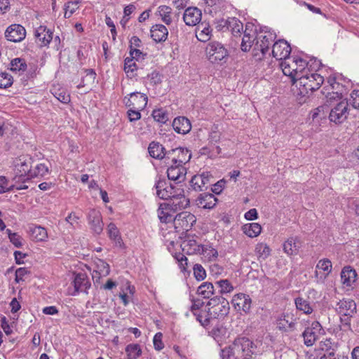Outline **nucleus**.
Listing matches in <instances>:
<instances>
[{"instance_id":"nucleus-1","label":"nucleus","mask_w":359,"mask_h":359,"mask_svg":"<svg viewBox=\"0 0 359 359\" xmlns=\"http://www.w3.org/2000/svg\"><path fill=\"white\" fill-rule=\"evenodd\" d=\"M241 48L243 51H252L257 60H262L269 51L270 45L276 38V34L271 30H261L257 32L252 24H247L243 32Z\"/></svg>"},{"instance_id":"nucleus-2","label":"nucleus","mask_w":359,"mask_h":359,"mask_svg":"<svg viewBox=\"0 0 359 359\" xmlns=\"http://www.w3.org/2000/svg\"><path fill=\"white\" fill-rule=\"evenodd\" d=\"M256 345L249 339L245 337L235 339L233 344L222 351V359H238L242 353L249 355L255 354Z\"/></svg>"},{"instance_id":"nucleus-3","label":"nucleus","mask_w":359,"mask_h":359,"mask_svg":"<svg viewBox=\"0 0 359 359\" xmlns=\"http://www.w3.org/2000/svg\"><path fill=\"white\" fill-rule=\"evenodd\" d=\"M323 77L318 73L310 71L308 68L294 83L298 88L299 94L306 96L318 90L323 83Z\"/></svg>"},{"instance_id":"nucleus-4","label":"nucleus","mask_w":359,"mask_h":359,"mask_svg":"<svg viewBox=\"0 0 359 359\" xmlns=\"http://www.w3.org/2000/svg\"><path fill=\"white\" fill-rule=\"evenodd\" d=\"M280 65L283 74L290 77L293 84L307 68V62L304 60L289 57L283 60Z\"/></svg>"},{"instance_id":"nucleus-5","label":"nucleus","mask_w":359,"mask_h":359,"mask_svg":"<svg viewBox=\"0 0 359 359\" xmlns=\"http://www.w3.org/2000/svg\"><path fill=\"white\" fill-rule=\"evenodd\" d=\"M208 305V315L212 320L225 316L229 311V302L222 297L210 299Z\"/></svg>"},{"instance_id":"nucleus-6","label":"nucleus","mask_w":359,"mask_h":359,"mask_svg":"<svg viewBox=\"0 0 359 359\" xmlns=\"http://www.w3.org/2000/svg\"><path fill=\"white\" fill-rule=\"evenodd\" d=\"M32 158L28 156H21L14 163L15 170L17 173L13 181L22 180L23 182L29 180V174L32 171Z\"/></svg>"},{"instance_id":"nucleus-7","label":"nucleus","mask_w":359,"mask_h":359,"mask_svg":"<svg viewBox=\"0 0 359 359\" xmlns=\"http://www.w3.org/2000/svg\"><path fill=\"white\" fill-rule=\"evenodd\" d=\"M205 53L208 60L212 63H217L228 55L227 50L218 41L210 42L206 46Z\"/></svg>"},{"instance_id":"nucleus-8","label":"nucleus","mask_w":359,"mask_h":359,"mask_svg":"<svg viewBox=\"0 0 359 359\" xmlns=\"http://www.w3.org/2000/svg\"><path fill=\"white\" fill-rule=\"evenodd\" d=\"M348 104L346 100H340L330 110L329 118L330 121L335 123H341L344 122L348 116Z\"/></svg>"},{"instance_id":"nucleus-9","label":"nucleus","mask_w":359,"mask_h":359,"mask_svg":"<svg viewBox=\"0 0 359 359\" xmlns=\"http://www.w3.org/2000/svg\"><path fill=\"white\" fill-rule=\"evenodd\" d=\"M168 161L174 164L182 165L189 162L191 158V154L186 148L178 147L167 151Z\"/></svg>"},{"instance_id":"nucleus-10","label":"nucleus","mask_w":359,"mask_h":359,"mask_svg":"<svg viewBox=\"0 0 359 359\" xmlns=\"http://www.w3.org/2000/svg\"><path fill=\"white\" fill-rule=\"evenodd\" d=\"M196 221V217L189 212H182L174 218V226L176 229L189 231Z\"/></svg>"},{"instance_id":"nucleus-11","label":"nucleus","mask_w":359,"mask_h":359,"mask_svg":"<svg viewBox=\"0 0 359 359\" xmlns=\"http://www.w3.org/2000/svg\"><path fill=\"white\" fill-rule=\"evenodd\" d=\"M165 203L176 212L177 210L187 208L190 201L184 196L183 189H177L172 196L170 198L169 201Z\"/></svg>"},{"instance_id":"nucleus-12","label":"nucleus","mask_w":359,"mask_h":359,"mask_svg":"<svg viewBox=\"0 0 359 359\" xmlns=\"http://www.w3.org/2000/svg\"><path fill=\"white\" fill-rule=\"evenodd\" d=\"M290 53V46L285 40H278L272 46L271 53L276 60H284L289 57Z\"/></svg>"},{"instance_id":"nucleus-13","label":"nucleus","mask_w":359,"mask_h":359,"mask_svg":"<svg viewBox=\"0 0 359 359\" xmlns=\"http://www.w3.org/2000/svg\"><path fill=\"white\" fill-rule=\"evenodd\" d=\"M26 36V30L19 24H13L7 27L5 32V37L12 42H20Z\"/></svg>"},{"instance_id":"nucleus-14","label":"nucleus","mask_w":359,"mask_h":359,"mask_svg":"<svg viewBox=\"0 0 359 359\" xmlns=\"http://www.w3.org/2000/svg\"><path fill=\"white\" fill-rule=\"evenodd\" d=\"M165 163L169 165L167 170V175L169 180L177 181L178 183L185 180L187 170L184 165L174 164L168 161Z\"/></svg>"},{"instance_id":"nucleus-15","label":"nucleus","mask_w":359,"mask_h":359,"mask_svg":"<svg viewBox=\"0 0 359 359\" xmlns=\"http://www.w3.org/2000/svg\"><path fill=\"white\" fill-rule=\"evenodd\" d=\"M251 302L249 295L243 293L235 294L231 299V304L236 311L245 313L250 311Z\"/></svg>"},{"instance_id":"nucleus-16","label":"nucleus","mask_w":359,"mask_h":359,"mask_svg":"<svg viewBox=\"0 0 359 359\" xmlns=\"http://www.w3.org/2000/svg\"><path fill=\"white\" fill-rule=\"evenodd\" d=\"M202 18V12L197 7H189L185 9L183 14V20L188 26L198 25Z\"/></svg>"},{"instance_id":"nucleus-17","label":"nucleus","mask_w":359,"mask_h":359,"mask_svg":"<svg viewBox=\"0 0 359 359\" xmlns=\"http://www.w3.org/2000/svg\"><path fill=\"white\" fill-rule=\"evenodd\" d=\"M297 319L289 314H281L276 320V327L282 332L293 331L296 329Z\"/></svg>"},{"instance_id":"nucleus-18","label":"nucleus","mask_w":359,"mask_h":359,"mask_svg":"<svg viewBox=\"0 0 359 359\" xmlns=\"http://www.w3.org/2000/svg\"><path fill=\"white\" fill-rule=\"evenodd\" d=\"M130 98L126 102V106L132 107L134 109L143 110L147 104L148 97L144 93L138 92L131 93Z\"/></svg>"},{"instance_id":"nucleus-19","label":"nucleus","mask_w":359,"mask_h":359,"mask_svg":"<svg viewBox=\"0 0 359 359\" xmlns=\"http://www.w3.org/2000/svg\"><path fill=\"white\" fill-rule=\"evenodd\" d=\"M166 183L164 180H158L155 184V189L156 190V196L163 200H169L171 196L176 192L175 189L172 185L165 186Z\"/></svg>"},{"instance_id":"nucleus-20","label":"nucleus","mask_w":359,"mask_h":359,"mask_svg":"<svg viewBox=\"0 0 359 359\" xmlns=\"http://www.w3.org/2000/svg\"><path fill=\"white\" fill-rule=\"evenodd\" d=\"M88 219L93 231L97 234L100 233L103 229V222L100 212L95 209L90 210Z\"/></svg>"},{"instance_id":"nucleus-21","label":"nucleus","mask_w":359,"mask_h":359,"mask_svg":"<svg viewBox=\"0 0 359 359\" xmlns=\"http://www.w3.org/2000/svg\"><path fill=\"white\" fill-rule=\"evenodd\" d=\"M74 292L72 293V295H76L77 293L86 292L87 290L90 287V283L85 273H79L75 276L73 281Z\"/></svg>"},{"instance_id":"nucleus-22","label":"nucleus","mask_w":359,"mask_h":359,"mask_svg":"<svg viewBox=\"0 0 359 359\" xmlns=\"http://www.w3.org/2000/svg\"><path fill=\"white\" fill-rule=\"evenodd\" d=\"M217 202V198L212 194H201L196 200V205L203 209H212Z\"/></svg>"},{"instance_id":"nucleus-23","label":"nucleus","mask_w":359,"mask_h":359,"mask_svg":"<svg viewBox=\"0 0 359 359\" xmlns=\"http://www.w3.org/2000/svg\"><path fill=\"white\" fill-rule=\"evenodd\" d=\"M336 311L339 315L354 314L356 312V304L352 299H343L337 303Z\"/></svg>"},{"instance_id":"nucleus-24","label":"nucleus","mask_w":359,"mask_h":359,"mask_svg":"<svg viewBox=\"0 0 359 359\" xmlns=\"http://www.w3.org/2000/svg\"><path fill=\"white\" fill-rule=\"evenodd\" d=\"M35 36L40 46H46L53 39V32L45 26H39L36 29Z\"/></svg>"},{"instance_id":"nucleus-25","label":"nucleus","mask_w":359,"mask_h":359,"mask_svg":"<svg viewBox=\"0 0 359 359\" xmlns=\"http://www.w3.org/2000/svg\"><path fill=\"white\" fill-rule=\"evenodd\" d=\"M172 127L176 133L182 135L187 134L191 129L190 121L184 116L175 118L172 122Z\"/></svg>"},{"instance_id":"nucleus-26","label":"nucleus","mask_w":359,"mask_h":359,"mask_svg":"<svg viewBox=\"0 0 359 359\" xmlns=\"http://www.w3.org/2000/svg\"><path fill=\"white\" fill-rule=\"evenodd\" d=\"M222 22H224V25H221L222 29L226 27V29L230 30L235 36L237 35L241 36L243 25L239 20L236 18H228L225 20H222Z\"/></svg>"},{"instance_id":"nucleus-27","label":"nucleus","mask_w":359,"mask_h":359,"mask_svg":"<svg viewBox=\"0 0 359 359\" xmlns=\"http://www.w3.org/2000/svg\"><path fill=\"white\" fill-rule=\"evenodd\" d=\"M202 245L198 244L194 238L187 237L181 244L182 251L187 255L199 254Z\"/></svg>"},{"instance_id":"nucleus-28","label":"nucleus","mask_w":359,"mask_h":359,"mask_svg":"<svg viewBox=\"0 0 359 359\" xmlns=\"http://www.w3.org/2000/svg\"><path fill=\"white\" fill-rule=\"evenodd\" d=\"M149 155L154 158L161 160L165 159V162L168 161L166 158L167 151L162 144L158 142H152L148 147Z\"/></svg>"},{"instance_id":"nucleus-29","label":"nucleus","mask_w":359,"mask_h":359,"mask_svg":"<svg viewBox=\"0 0 359 359\" xmlns=\"http://www.w3.org/2000/svg\"><path fill=\"white\" fill-rule=\"evenodd\" d=\"M158 217L161 222L168 223L174 222L175 212L171 209L165 203H161L157 210Z\"/></svg>"},{"instance_id":"nucleus-30","label":"nucleus","mask_w":359,"mask_h":359,"mask_svg":"<svg viewBox=\"0 0 359 359\" xmlns=\"http://www.w3.org/2000/svg\"><path fill=\"white\" fill-rule=\"evenodd\" d=\"M191 186L196 191H201L203 188H207V185L210 183L209 175L203 173L198 175H194L191 180Z\"/></svg>"},{"instance_id":"nucleus-31","label":"nucleus","mask_w":359,"mask_h":359,"mask_svg":"<svg viewBox=\"0 0 359 359\" xmlns=\"http://www.w3.org/2000/svg\"><path fill=\"white\" fill-rule=\"evenodd\" d=\"M151 37L156 42L165 41L168 35V31L165 26L163 25H155L151 28Z\"/></svg>"},{"instance_id":"nucleus-32","label":"nucleus","mask_w":359,"mask_h":359,"mask_svg":"<svg viewBox=\"0 0 359 359\" xmlns=\"http://www.w3.org/2000/svg\"><path fill=\"white\" fill-rule=\"evenodd\" d=\"M300 242L296 237H290L283 244L284 252L288 256L296 255L299 252Z\"/></svg>"},{"instance_id":"nucleus-33","label":"nucleus","mask_w":359,"mask_h":359,"mask_svg":"<svg viewBox=\"0 0 359 359\" xmlns=\"http://www.w3.org/2000/svg\"><path fill=\"white\" fill-rule=\"evenodd\" d=\"M327 83H329L332 90V92L328 91L326 93L325 90H327V87L323 88V93H326L327 102H328L330 104H332V102L334 100H341V93L334 91V90L337 89V88L339 86V83L336 82L334 79H329Z\"/></svg>"},{"instance_id":"nucleus-34","label":"nucleus","mask_w":359,"mask_h":359,"mask_svg":"<svg viewBox=\"0 0 359 359\" xmlns=\"http://www.w3.org/2000/svg\"><path fill=\"white\" fill-rule=\"evenodd\" d=\"M356 277V271L351 266H345L341 272V283L348 287L351 286L355 283Z\"/></svg>"},{"instance_id":"nucleus-35","label":"nucleus","mask_w":359,"mask_h":359,"mask_svg":"<svg viewBox=\"0 0 359 359\" xmlns=\"http://www.w3.org/2000/svg\"><path fill=\"white\" fill-rule=\"evenodd\" d=\"M214 285L212 283L204 282L198 287L197 293L205 299H209L214 294Z\"/></svg>"},{"instance_id":"nucleus-36","label":"nucleus","mask_w":359,"mask_h":359,"mask_svg":"<svg viewBox=\"0 0 359 359\" xmlns=\"http://www.w3.org/2000/svg\"><path fill=\"white\" fill-rule=\"evenodd\" d=\"M211 30L208 25L201 24L198 25L196 32V38L203 42H206L210 39Z\"/></svg>"},{"instance_id":"nucleus-37","label":"nucleus","mask_w":359,"mask_h":359,"mask_svg":"<svg viewBox=\"0 0 359 359\" xmlns=\"http://www.w3.org/2000/svg\"><path fill=\"white\" fill-rule=\"evenodd\" d=\"M205 4L209 7L208 12L210 13H221L224 7V0H203Z\"/></svg>"},{"instance_id":"nucleus-38","label":"nucleus","mask_w":359,"mask_h":359,"mask_svg":"<svg viewBox=\"0 0 359 359\" xmlns=\"http://www.w3.org/2000/svg\"><path fill=\"white\" fill-rule=\"evenodd\" d=\"M31 236L36 241H43L48 237L46 229L40 226H36L30 229Z\"/></svg>"},{"instance_id":"nucleus-39","label":"nucleus","mask_w":359,"mask_h":359,"mask_svg":"<svg viewBox=\"0 0 359 359\" xmlns=\"http://www.w3.org/2000/svg\"><path fill=\"white\" fill-rule=\"evenodd\" d=\"M262 227L258 223H251L243 226V232L249 237L254 238L261 233Z\"/></svg>"},{"instance_id":"nucleus-40","label":"nucleus","mask_w":359,"mask_h":359,"mask_svg":"<svg viewBox=\"0 0 359 359\" xmlns=\"http://www.w3.org/2000/svg\"><path fill=\"white\" fill-rule=\"evenodd\" d=\"M200 255H203L209 261H214L218 257V252L216 249L213 248L211 245H202L200 250Z\"/></svg>"},{"instance_id":"nucleus-41","label":"nucleus","mask_w":359,"mask_h":359,"mask_svg":"<svg viewBox=\"0 0 359 359\" xmlns=\"http://www.w3.org/2000/svg\"><path fill=\"white\" fill-rule=\"evenodd\" d=\"M95 271L101 276H107L109 274L110 267L109 265L104 260L97 259L95 262Z\"/></svg>"},{"instance_id":"nucleus-42","label":"nucleus","mask_w":359,"mask_h":359,"mask_svg":"<svg viewBox=\"0 0 359 359\" xmlns=\"http://www.w3.org/2000/svg\"><path fill=\"white\" fill-rule=\"evenodd\" d=\"M158 12L161 18V20L166 25H170L172 22V8L170 6L163 5L158 8Z\"/></svg>"},{"instance_id":"nucleus-43","label":"nucleus","mask_w":359,"mask_h":359,"mask_svg":"<svg viewBox=\"0 0 359 359\" xmlns=\"http://www.w3.org/2000/svg\"><path fill=\"white\" fill-rule=\"evenodd\" d=\"M295 305L298 310L303 311L306 314H311L313 311V306L310 303L302 297H298L295 299Z\"/></svg>"},{"instance_id":"nucleus-44","label":"nucleus","mask_w":359,"mask_h":359,"mask_svg":"<svg viewBox=\"0 0 359 359\" xmlns=\"http://www.w3.org/2000/svg\"><path fill=\"white\" fill-rule=\"evenodd\" d=\"M128 359H137L142 354V350L139 344H130L126 348Z\"/></svg>"},{"instance_id":"nucleus-45","label":"nucleus","mask_w":359,"mask_h":359,"mask_svg":"<svg viewBox=\"0 0 359 359\" xmlns=\"http://www.w3.org/2000/svg\"><path fill=\"white\" fill-rule=\"evenodd\" d=\"M304 344L306 346H311L316 342L318 338V333L316 331H312V329L306 328L302 333Z\"/></svg>"},{"instance_id":"nucleus-46","label":"nucleus","mask_w":359,"mask_h":359,"mask_svg":"<svg viewBox=\"0 0 359 359\" xmlns=\"http://www.w3.org/2000/svg\"><path fill=\"white\" fill-rule=\"evenodd\" d=\"M215 285L219 288V292L222 294L230 293L233 290V286L227 279L217 280Z\"/></svg>"},{"instance_id":"nucleus-47","label":"nucleus","mask_w":359,"mask_h":359,"mask_svg":"<svg viewBox=\"0 0 359 359\" xmlns=\"http://www.w3.org/2000/svg\"><path fill=\"white\" fill-rule=\"evenodd\" d=\"M137 69L136 63L134 60L130 57H126L124 61V71L127 76L132 78L134 76L135 71Z\"/></svg>"},{"instance_id":"nucleus-48","label":"nucleus","mask_w":359,"mask_h":359,"mask_svg":"<svg viewBox=\"0 0 359 359\" xmlns=\"http://www.w3.org/2000/svg\"><path fill=\"white\" fill-rule=\"evenodd\" d=\"M48 172V168L43 163H39L36 165L34 169H32L29 174V179L37 177H43Z\"/></svg>"},{"instance_id":"nucleus-49","label":"nucleus","mask_w":359,"mask_h":359,"mask_svg":"<svg viewBox=\"0 0 359 359\" xmlns=\"http://www.w3.org/2000/svg\"><path fill=\"white\" fill-rule=\"evenodd\" d=\"M255 250L259 259H266L271 253L269 247L264 243L257 244Z\"/></svg>"},{"instance_id":"nucleus-50","label":"nucleus","mask_w":359,"mask_h":359,"mask_svg":"<svg viewBox=\"0 0 359 359\" xmlns=\"http://www.w3.org/2000/svg\"><path fill=\"white\" fill-rule=\"evenodd\" d=\"M108 234L111 239L114 240L116 243H121V236L119 234V231L117 229L116 226L110 223L107 227Z\"/></svg>"},{"instance_id":"nucleus-51","label":"nucleus","mask_w":359,"mask_h":359,"mask_svg":"<svg viewBox=\"0 0 359 359\" xmlns=\"http://www.w3.org/2000/svg\"><path fill=\"white\" fill-rule=\"evenodd\" d=\"M27 68L25 62L20 58H15L11 62V70L13 72L25 71Z\"/></svg>"},{"instance_id":"nucleus-52","label":"nucleus","mask_w":359,"mask_h":359,"mask_svg":"<svg viewBox=\"0 0 359 359\" xmlns=\"http://www.w3.org/2000/svg\"><path fill=\"white\" fill-rule=\"evenodd\" d=\"M316 268L323 270L325 273V276H327L332 271V265L330 259H323L318 262Z\"/></svg>"},{"instance_id":"nucleus-53","label":"nucleus","mask_w":359,"mask_h":359,"mask_svg":"<svg viewBox=\"0 0 359 359\" xmlns=\"http://www.w3.org/2000/svg\"><path fill=\"white\" fill-rule=\"evenodd\" d=\"M77 1H69L65 4V18H69L78 9Z\"/></svg>"},{"instance_id":"nucleus-54","label":"nucleus","mask_w":359,"mask_h":359,"mask_svg":"<svg viewBox=\"0 0 359 359\" xmlns=\"http://www.w3.org/2000/svg\"><path fill=\"white\" fill-rule=\"evenodd\" d=\"M152 116L155 121L161 123H165L168 120L167 113L161 109L154 110Z\"/></svg>"},{"instance_id":"nucleus-55","label":"nucleus","mask_w":359,"mask_h":359,"mask_svg":"<svg viewBox=\"0 0 359 359\" xmlns=\"http://www.w3.org/2000/svg\"><path fill=\"white\" fill-rule=\"evenodd\" d=\"M196 318V320L203 326L205 327L208 325L212 320V318H209V315H208L207 311H199L198 313H196L194 315Z\"/></svg>"},{"instance_id":"nucleus-56","label":"nucleus","mask_w":359,"mask_h":359,"mask_svg":"<svg viewBox=\"0 0 359 359\" xmlns=\"http://www.w3.org/2000/svg\"><path fill=\"white\" fill-rule=\"evenodd\" d=\"M13 83V77L8 73L0 74V88H6Z\"/></svg>"},{"instance_id":"nucleus-57","label":"nucleus","mask_w":359,"mask_h":359,"mask_svg":"<svg viewBox=\"0 0 359 359\" xmlns=\"http://www.w3.org/2000/svg\"><path fill=\"white\" fill-rule=\"evenodd\" d=\"M10 241L16 247L20 248L22 245V238L16 233H12L10 229H6Z\"/></svg>"},{"instance_id":"nucleus-58","label":"nucleus","mask_w":359,"mask_h":359,"mask_svg":"<svg viewBox=\"0 0 359 359\" xmlns=\"http://www.w3.org/2000/svg\"><path fill=\"white\" fill-rule=\"evenodd\" d=\"M175 259L177 261L179 266L182 272L187 270L188 266V259L186 256L182 253H176L174 255Z\"/></svg>"},{"instance_id":"nucleus-59","label":"nucleus","mask_w":359,"mask_h":359,"mask_svg":"<svg viewBox=\"0 0 359 359\" xmlns=\"http://www.w3.org/2000/svg\"><path fill=\"white\" fill-rule=\"evenodd\" d=\"M194 275L198 280H203L206 277V272L204 268L198 264L194 266Z\"/></svg>"},{"instance_id":"nucleus-60","label":"nucleus","mask_w":359,"mask_h":359,"mask_svg":"<svg viewBox=\"0 0 359 359\" xmlns=\"http://www.w3.org/2000/svg\"><path fill=\"white\" fill-rule=\"evenodd\" d=\"M8 180L4 176H0V194L11 191L15 186H8Z\"/></svg>"},{"instance_id":"nucleus-61","label":"nucleus","mask_w":359,"mask_h":359,"mask_svg":"<svg viewBox=\"0 0 359 359\" xmlns=\"http://www.w3.org/2000/svg\"><path fill=\"white\" fill-rule=\"evenodd\" d=\"M341 325L346 330H351V321L353 314L339 315Z\"/></svg>"},{"instance_id":"nucleus-62","label":"nucleus","mask_w":359,"mask_h":359,"mask_svg":"<svg viewBox=\"0 0 359 359\" xmlns=\"http://www.w3.org/2000/svg\"><path fill=\"white\" fill-rule=\"evenodd\" d=\"M163 334L161 332L156 333L153 339L154 346L156 350L161 351L164 348V344L162 341Z\"/></svg>"},{"instance_id":"nucleus-63","label":"nucleus","mask_w":359,"mask_h":359,"mask_svg":"<svg viewBox=\"0 0 359 359\" xmlns=\"http://www.w3.org/2000/svg\"><path fill=\"white\" fill-rule=\"evenodd\" d=\"M130 107V109L127 112L128 117L130 121L132 122V121H135L140 119V118H141L140 111L142 110L134 109L132 107Z\"/></svg>"},{"instance_id":"nucleus-64","label":"nucleus","mask_w":359,"mask_h":359,"mask_svg":"<svg viewBox=\"0 0 359 359\" xmlns=\"http://www.w3.org/2000/svg\"><path fill=\"white\" fill-rule=\"evenodd\" d=\"M55 97L61 102L67 104L70 102V96L65 90L55 92Z\"/></svg>"}]
</instances>
